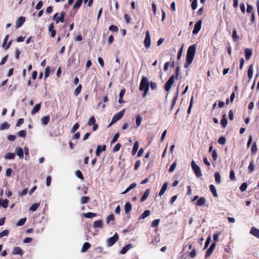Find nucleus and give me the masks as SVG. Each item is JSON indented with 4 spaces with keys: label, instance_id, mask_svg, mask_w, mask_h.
<instances>
[{
    "label": "nucleus",
    "instance_id": "nucleus-48",
    "mask_svg": "<svg viewBox=\"0 0 259 259\" xmlns=\"http://www.w3.org/2000/svg\"><path fill=\"white\" fill-rule=\"evenodd\" d=\"M17 135L19 137L25 138L26 136V131L24 130L20 131L17 133Z\"/></svg>",
    "mask_w": 259,
    "mask_h": 259
},
{
    "label": "nucleus",
    "instance_id": "nucleus-10",
    "mask_svg": "<svg viewBox=\"0 0 259 259\" xmlns=\"http://www.w3.org/2000/svg\"><path fill=\"white\" fill-rule=\"evenodd\" d=\"M250 233L255 237L259 238V229L255 227H253L251 228Z\"/></svg>",
    "mask_w": 259,
    "mask_h": 259
},
{
    "label": "nucleus",
    "instance_id": "nucleus-40",
    "mask_svg": "<svg viewBox=\"0 0 259 259\" xmlns=\"http://www.w3.org/2000/svg\"><path fill=\"white\" fill-rule=\"evenodd\" d=\"M26 221V218H22L19 220L18 223L16 224L17 226H21L23 225Z\"/></svg>",
    "mask_w": 259,
    "mask_h": 259
},
{
    "label": "nucleus",
    "instance_id": "nucleus-56",
    "mask_svg": "<svg viewBox=\"0 0 259 259\" xmlns=\"http://www.w3.org/2000/svg\"><path fill=\"white\" fill-rule=\"evenodd\" d=\"M114 219V215L113 214H110L106 219V222H107V223L108 224L110 221H113Z\"/></svg>",
    "mask_w": 259,
    "mask_h": 259
},
{
    "label": "nucleus",
    "instance_id": "nucleus-46",
    "mask_svg": "<svg viewBox=\"0 0 259 259\" xmlns=\"http://www.w3.org/2000/svg\"><path fill=\"white\" fill-rule=\"evenodd\" d=\"M39 206V203H35L33 204L29 208L30 210L34 211H35Z\"/></svg>",
    "mask_w": 259,
    "mask_h": 259
},
{
    "label": "nucleus",
    "instance_id": "nucleus-52",
    "mask_svg": "<svg viewBox=\"0 0 259 259\" xmlns=\"http://www.w3.org/2000/svg\"><path fill=\"white\" fill-rule=\"evenodd\" d=\"M9 234V231L8 230H5L3 232L0 233V238H2L4 236H7Z\"/></svg>",
    "mask_w": 259,
    "mask_h": 259
},
{
    "label": "nucleus",
    "instance_id": "nucleus-35",
    "mask_svg": "<svg viewBox=\"0 0 259 259\" xmlns=\"http://www.w3.org/2000/svg\"><path fill=\"white\" fill-rule=\"evenodd\" d=\"M96 119L94 116L90 117V119L88 122V125L89 126L93 125L95 124Z\"/></svg>",
    "mask_w": 259,
    "mask_h": 259
},
{
    "label": "nucleus",
    "instance_id": "nucleus-53",
    "mask_svg": "<svg viewBox=\"0 0 259 259\" xmlns=\"http://www.w3.org/2000/svg\"><path fill=\"white\" fill-rule=\"evenodd\" d=\"M121 147V144L119 143L117 144L113 148L112 151L114 152H117L119 150Z\"/></svg>",
    "mask_w": 259,
    "mask_h": 259
},
{
    "label": "nucleus",
    "instance_id": "nucleus-64",
    "mask_svg": "<svg viewBox=\"0 0 259 259\" xmlns=\"http://www.w3.org/2000/svg\"><path fill=\"white\" fill-rule=\"evenodd\" d=\"M109 29L110 30H111V31H113V32H116L118 30V27L117 26H114V25H111L109 27Z\"/></svg>",
    "mask_w": 259,
    "mask_h": 259
},
{
    "label": "nucleus",
    "instance_id": "nucleus-1",
    "mask_svg": "<svg viewBox=\"0 0 259 259\" xmlns=\"http://www.w3.org/2000/svg\"><path fill=\"white\" fill-rule=\"evenodd\" d=\"M196 51V47L195 45H192L189 47L187 53V63L184 67L185 68L189 67V65L192 62L195 53Z\"/></svg>",
    "mask_w": 259,
    "mask_h": 259
},
{
    "label": "nucleus",
    "instance_id": "nucleus-63",
    "mask_svg": "<svg viewBox=\"0 0 259 259\" xmlns=\"http://www.w3.org/2000/svg\"><path fill=\"white\" fill-rule=\"evenodd\" d=\"M230 179L231 180L234 181L235 180V173L233 170H231L230 172Z\"/></svg>",
    "mask_w": 259,
    "mask_h": 259
},
{
    "label": "nucleus",
    "instance_id": "nucleus-43",
    "mask_svg": "<svg viewBox=\"0 0 259 259\" xmlns=\"http://www.w3.org/2000/svg\"><path fill=\"white\" fill-rule=\"evenodd\" d=\"M192 2L191 7L193 10L196 9L197 7V0H190Z\"/></svg>",
    "mask_w": 259,
    "mask_h": 259
},
{
    "label": "nucleus",
    "instance_id": "nucleus-45",
    "mask_svg": "<svg viewBox=\"0 0 259 259\" xmlns=\"http://www.w3.org/2000/svg\"><path fill=\"white\" fill-rule=\"evenodd\" d=\"M251 150L252 153L253 154L256 153L257 150V146L256 143L254 142L253 143V144L251 146Z\"/></svg>",
    "mask_w": 259,
    "mask_h": 259
},
{
    "label": "nucleus",
    "instance_id": "nucleus-33",
    "mask_svg": "<svg viewBox=\"0 0 259 259\" xmlns=\"http://www.w3.org/2000/svg\"><path fill=\"white\" fill-rule=\"evenodd\" d=\"M90 199V198L89 197L83 196L80 198V203L82 204L87 203Z\"/></svg>",
    "mask_w": 259,
    "mask_h": 259
},
{
    "label": "nucleus",
    "instance_id": "nucleus-15",
    "mask_svg": "<svg viewBox=\"0 0 259 259\" xmlns=\"http://www.w3.org/2000/svg\"><path fill=\"white\" fill-rule=\"evenodd\" d=\"M13 254H19L20 255H22L23 254V251L19 247H16L14 248L13 251Z\"/></svg>",
    "mask_w": 259,
    "mask_h": 259
},
{
    "label": "nucleus",
    "instance_id": "nucleus-54",
    "mask_svg": "<svg viewBox=\"0 0 259 259\" xmlns=\"http://www.w3.org/2000/svg\"><path fill=\"white\" fill-rule=\"evenodd\" d=\"M78 127H79V124H78V123H75V124L73 125V126L72 128L71 129V132L72 133H75V132L77 131V130L78 128Z\"/></svg>",
    "mask_w": 259,
    "mask_h": 259
},
{
    "label": "nucleus",
    "instance_id": "nucleus-57",
    "mask_svg": "<svg viewBox=\"0 0 259 259\" xmlns=\"http://www.w3.org/2000/svg\"><path fill=\"white\" fill-rule=\"evenodd\" d=\"M254 165L253 163V161H252L250 162V164L248 166V169H249V172L250 173L252 172L254 170Z\"/></svg>",
    "mask_w": 259,
    "mask_h": 259
},
{
    "label": "nucleus",
    "instance_id": "nucleus-32",
    "mask_svg": "<svg viewBox=\"0 0 259 259\" xmlns=\"http://www.w3.org/2000/svg\"><path fill=\"white\" fill-rule=\"evenodd\" d=\"M209 188H210V190L211 191V192L212 193L213 196L214 197H218V195L217 190H216V189H215V187H214V186L213 185H210Z\"/></svg>",
    "mask_w": 259,
    "mask_h": 259
},
{
    "label": "nucleus",
    "instance_id": "nucleus-18",
    "mask_svg": "<svg viewBox=\"0 0 259 259\" xmlns=\"http://www.w3.org/2000/svg\"><path fill=\"white\" fill-rule=\"evenodd\" d=\"M149 194H150V189H148L144 192V194L143 195V196H142V197L140 199V201L141 202H143L145 200H146V199L148 198Z\"/></svg>",
    "mask_w": 259,
    "mask_h": 259
},
{
    "label": "nucleus",
    "instance_id": "nucleus-41",
    "mask_svg": "<svg viewBox=\"0 0 259 259\" xmlns=\"http://www.w3.org/2000/svg\"><path fill=\"white\" fill-rule=\"evenodd\" d=\"M65 13L64 12H61L60 14V16L56 19L57 23L59 22V21H60L61 22H64V17Z\"/></svg>",
    "mask_w": 259,
    "mask_h": 259
},
{
    "label": "nucleus",
    "instance_id": "nucleus-8",
    "mask_svg": "<svg viewBox=\"0 0 259 259\" xmlns=\"http://www.w3.org/2000/svg\"><path fill=\"white\" fill-rule=\"evenodd\" d=\"M202 21L201 20L198 21L195 24L194 28L193 30V33L197 34L200 31L201 27Z\"/></svg>",
    "mask_w": 259,
    "mask_h": 259
},
{
    "label": "nucleus",
    "instance_id": "nucleus-30",
    "mask_svg": "<svg viewBox=\"0 0 259 259\" xmlns=\"http://www.w3.org/2000/svg\"><path fill=\"white\" fill-rule=\"evenodd\" d=\"M205 202H206L205 198L204 197H201L196 202V205L197 206H202L205 203Z\"/></svg>",
    "mask_w": 259,
    "mask_h": 259
},
{
    "label": "nucleus",
    "instance_id": "nucleus-26",
    "mask_svg": "<svg viewBox=\"0 0 259 259\" xmlns=\"http://www.w3.org/2000/svg\"><path fill=\"white\" fill-rule=\"evenodd\" d=\"M139 144L138 141H136L135 143L134 146L133 147V150H132V154L134 155L137 153L138 148H139Z\"/></svg>",
    "mask_w": 259,
    "mask_h": 259
},
{
    "label": "nucleus",
    "instance_id": "nucleus-61",
    "mask_svg": "<svg viewBox=\"0 0 259 259\" xmlns=\"http://www.w3.org/2000/svg\"><path fill=\"white\" fill-rule=\"evenodd\" d=\"M7 138L10 141H14L16 139V136L13 135H10L8 136Z\"/></svg>",
    "mask_w": 259,
    "mask_h": 259
},
{
    "label": "nucleus",
    "instance_id": "nucleus-11",
    "mask_svg": "<svg viewBox=\"0 0 259 259\" xmlns=\"http://www.w3.org/2000/svg\"><path fill=\"white\" fill-rule=\"evenodd\" d=\"M17 155L19 156L20 159H22L24 157V151L22 148L19 147L16 149Z\"/></svg>",
    "mask_w": 259,
    "mask_h": 259
},
{
    "label": "nucleus",
    "instance_id": "nucleus-47",
    "mask_svg": "<svg viewBox=\"0 0 259 259\" xmlns=\"http://www.w3.org/2000/svg\"><path fill=\"white\" fill-rule=\"evenodd\" d=\"M81 88H82V86L81 84H79L77 87V88L75 90V91H74V95L75 96H77L80 92L81 90Z\"/></svg>",
    "mask_w": 259,
    "mask_h": 259
},
{
    "label": "nucleus",
    "instance_id": "nucleus-2",
    "mask_svg": "<svg viewBox=\"0 0 259 259\" xmlns=\"http://www.w3.org/2000/svg\"><path fill=\"white\" fill-rule=\"evenodd\" d=\"M150 82L147 78L145 76H143L141 79L139 90L141 91H143L144 93L143 97L144 98L147 96L149 90Z\"/></svg>",
    "mask_w": 259,
    "mask_h": 259
},
{
    "label": "nucleus",
    "instance_id": "nucleus-58",
    "mask_svg": "<svg viewBox=\"0 0 259 259\" xmlns=\"http://www.w3.org/2000/svg\"><path fill=\"white\" fill-rule=\"evenodd\" d=\"M247 187V185L246 183H243L242 184L240 187V189L241 191H244L246 190Z\"/></svg>",
    "mask_w": 259,
    "mask_h": 259
},
{
    "label": "nucleus",
    "instance_id": "nucleus-16",
    "mask_svg": "<svg viewBox=\"0 0 259 259\" xmlns=\"http://www.w3.org/2000/svg\"><path fill=\"white\" fill-rule=\"evenodd\" d=\"M40 107H41V104L40 103L36 104L34 107V108L32 109V110L31 111V114L32 115H33L35 113H36L37 112H38V111L40 110Z\"/></svg>",
    "mask_w": 259,
    "mask_h": 259
},
{
    "label": "nucleus",
    "instance_id": "nucleus-59",
    "mask_svg": "<svg viewBox=\"0 0 259 259\" xmlns=\"http://www.w3.org/2000/svg\"><path fill=\"white\" fill-rule=\"evenodd\" d=\"M159 222H160V220L159 219H156V220H154L152 223L151 226L152 227H156L159 224Z\"/></svg>",
    "mask_w": 259,
    "mask_h": 259
},
{
    "label": "nucleus",
    "instance_id": "nucleus-24",
    "mask_svg": "<svg viewBox=\"0 0 259 259\" xmlns=\"http://www.w3.org/2000/svg\"><path fill=\"white\" fill-rule=\"evenodd\" d=\"M93 226L94 228H102L103 226V222L102 220H98L97 221H95L94 223Z\"/></svg>",
    "mask_w": 259,
    "mask_h": 259
},
{
    "label": "nucleus",
    "instance_id": "nucleus-17",
    "mask_svg": "<svg viewBox=\"0 0 259 259\" xmlns=\"http://www.w3.org/2000/svg\"><path fill=\"white\" fill-rule=\"evenodd\" d=\"M132 244H128L124 247H123L120 250L121 254H125L128 250L131 248Z\"/></svg>",
    "mask_w": 259,
    "mask_h": 259
},
{
    "label": "nucleus",
    "instance_id": "nucleus-60",
    "mask_svg": "<svg viewBox=\"0 0 259 259\" xmlns=\"http://www.w3.org/2000/svg\"><path fill=\"white\" fill-rule=\"evenodd\" d=\"M246 11L248 13H251L253 12V7L248 4L247 5V10Z\"/></svg>",
    "mask_w": 259,
    "mask_h": 259
},
{
    "label": "nucleus",
    "instance_id": "nucleus-23",
    "mask_svg": "<svg viewBox=\"0 0 259 259\" xmlns=\"http://www.w3.org/2000/svg\"><path fill=\"white\" fill-rule=\"evenodd\" d=\"M232 38L234 41H237L239 38V36L237 34V30L235 28H234L233 30Z\"/></svg>",
    "mask_w": 259,
    "mask_h": 259
},
{
    "label": "nucleus",
    "instance_id": "nucleus-38",
    "mask_svg": "<svg viewBox=\"0 0 259 259\" xmlns=\"http://www.w3.org/2000/svg\"><path fill=\"white\" fill-rule=\"evenodd\" d=\"M214 177H215V180L216 183L218 184H220L221 182V176L218 172H217L215 174Z\"/></svg>",
    "mask_w": 259,
    "mask_h": 259
},
{
    "label": "nucleus",
    "instance_id": "nucleus-37",
    "mask_svg": "<svg viewBox=\"0 0 259 259\" xmlns=\"http://www.w3.org/2000/svg\"><path fill=\"white\" fill-rule=\"evenodd\" d=\"M150 214V211L149 210H145L143 214H142L141 217H140L141 219H144L146 217H148Z\"/></svg>",
    "mask_w": 259,
    "mask_h": 259
},
{
    "label": "nucleus",
    "instance_id": "nucleus-55",
    "mask_svg": "<svg viewBox=\"0 0 259 259\" xmlns=\"http://www.w3.org/2000/svg\"><path fill=\"white\" fill-rule=\"evenodd\" d=\"M211 153H212L211 155H212V159L214 161H215L218 158V155H217V153L216 150H213V151H212Z\"/></svg>",
    "mask_w": 259,
    "mask_h": 259
},
{
    "label": "nucleus",
    "instance_id": "nucleus-25",
    "mask_svg": "<svg viewBox=\"0 0 259 259\" xmlns=\"http://www.w3.org/2000/svg\"><path fill=\"white\" fill-rule=\"evenodd\" d=\"M10 125L8 122H4L0 125V130L3 131L4 130H7L10 128Z\"/></svg>",
    "mask_w": 259,
    "mask_h": 259
},
{
    "label": "nucleus",
    "instance_id": "nucleus-12",
    "mask_svg": "<svg viewBox=\"0 0 259 259\" xmlns=\"http://www.w3.org/2000/svg\"><path fill=\"white\" fill-rule=\"evenodd\" d=\"M215 245L216 244H215V242H213L211 244L210 246L209 247V248L206 251V253L205 254L206 257L209 256L210 254L212 253V252L213 251V249H214V248L215 247Z\"/></svg>",
    "mask_w": 259,
    "mask_h": 259
},
{
    "label": "nucleus",
    "instance_id": "nucleus-28",
    "mask_svg": "<svg viewBox=\"0 0 259 259\" xmlns=\"http://www.w3.org/2000/svg\"><path fill=\"white\" fill-rule=\"evenodd\" d=\"M9 201L8 199L2 200L0 199V205L4 208H7L8 206Z\"/></svg>",
    "mask_w": 259,
    "mask_h": 259
},
{
    "label": "nucleus",
    "instance_id": "nucleus-19",
    "mask_svg": "<svg viewBox=\"0 0 259 259\" xmlns=\"http://www.w3.org/2000/svg\"><path fill=\"white\" fill-rule=\"evenodd\" d=\"M91 247V244L88 242H85L81 248V251L84 252L87 251Z\"/></svg>",
    "mask_w": 259,
    "mask_h": 259
},
{
    "label": "nucleus",
    "instance_id": "nucleus-21",
    "mask_svg": "<svg viewBox=\"0 0 259 259\" xmlns=\"http://www.w3.org/2000/svg\"><path fill=\"white\" fill-rule=\"evenodd\" d=\"M253 65L251 64L248 68L247 74L249 79H251L253 75Z\"/></svg>",
    "mask_w": 259,
    "mask_h": 259
},
{
    "label": "nucleus",
    "instance_id": "nucleus-36",
    "mask_svg": "<svg viewBox=\"0 0 259 259\" xmlns=\"http://www.w3.org/2000/svg\"><path fill=\"white\" fill-rule=\"evenodd\" d=\"M15 157V154L14 153H9L5 155V158L7 159H13Z\"/></svg>",
    "mask_w": 259,
    "mask_h": 259
},
{
    "label": "nucleus",
    "instance_id": "nucleus-13",
    "mask_svg": "<svg viewBox=\"0 0 259 259\" xmlns=\"http://www.w3.org/2000/svg\"><path fill=\"white\" fill-rule=\"evenodd\" d=\"M167 186H168V183L167 182H165L163 184V185H162V187L161 188V190H160V191L159 192V195L160 196H162V195L164 194L165 191L166 190V189L167 188Z\"/></svg>",
    "mask_w": 259,
    "mask_h": 259
},
{
    "label": "nucleus",
    "instance_id": "nucleus-62",
    "mask_svg": "<svg viewBox=\"0 0 259 259\" xmlns=\"http://www.w3.org/2000/svg\"><path fill=\"white\" fill-rule=\"evenodd\" d=\"M119 135L118 133H116L115 134V135L114 136V137L111 141V144L114 143L117 141V140L119 137Z\"/></svg>",
    "mask_w": 259,
    "mask_h": 259
},
{
    "label": "nucleus",
    "instance_id": "nucleus-7",
    "mask_svg": "<svg viewBox=\"0 0 259 259\" xmlns=\"http://www.w3.org/2000/svg\"><path fill=\"white\" fill-rule=\"evenodd\" d=\"M144 45L146 48H149L151 46V38L149 31L146 32V36L144 39Z\"/></svg>",
    "mask_w": 259,
    "mask_h": 259
},
{
    "label": "nucleus",
    "instance_id": "nucleus-5",
    "mask_svg": "<svg viewBox=\"0 0 259 259\" xmlns=\"http://www.w3.org/2000/svg\"><path fill=\"white\" fill-rule=\"evenodd\" d=\"M175 81L174 75H171L164 85V89L166 92H169Z\"/></svg>",
    "mask_w": 259,
    "mask_h": 259
},
{
    "label": "nucleus",
    "instance_id": "nucleus-22",
    "mask_svg": "<svg viewBox=\"0 0 259 259\" xmlns=\"http://www.w3.org/2000/svg\"><path fill=\"white\" fill-rule=\"evenodd\" d=\"M245 57L247 60H249L251 55H252V51L249 49H245Z\"/></svg>",
    "mask_w": 259,
    "mask_h": 259
},
{
    "label": "nucleus",
    "instance_id": "nucleus-9",
    "mask_svg": "<svg viewBox=\"0 0 259 259\" xmlns=\"http://www.w3.org/2000/svg\"><path fill=\"white\" fill-rule=\"evenodd\" d=\"M25 21V18L24 17H19L16 21V26L17 28L20 27L24 23Z\"/></svg>",
    "mask_w": 259,
    "mask_h": 259
},
{
    "label": "nucleus",
    "instance_id": "nucleus-14",
    "mask_svg": "<svg viewBox=\"0 0 259 259\" xmlns=\"http://www.w3.org/2000/svg\"><path fill=\"white\" fill-rule=\"evenodd\" d=\"M124 209L125 213L130 212L132 209V204L131 202H128L125 203L124 206Z\"/></svg>",
    "mask_w": 259,
    "mask_h": 259
},
{
    "label": "nucleus",
    "instance_id": "nucleus-44",
    "mask_svg": "<svg viewBox=\"0 0 259 259\" xmlns=\"http://www.w3.org/2000/svg\"><path fill=\"white\" fill-rule=\"evenodd\" d=\"M177 161H175L169 167V171L171 172H172L173 171H174V170L176 169V167H177Z\"/></svg>",
    "mask_w": 259,
    "mask_h": 259
},
{
    "label": "nucleus",
    "instance_id": "nucleus-27",
    "mask_svg": "<svg viewBox=\"0 0 259 259\" xmlns=\"http://www.w3.org/2000/svg\"><path fill=\"white\" fill-rule=\"evenodd\" d=\"M50 119V117L49 115L45 116L41 119V123L43 125H47L49 122Z\"/></svg>",
    "mask_w": 259,
    "mask_h": 259
},
{
    "label": "nucleus",
    "instance_id": "nucleus-29",
    "mask_svg": "<svg viewBox=\"0 0 259 259\" xmlns=\"http://www.w3.org/2000/svg\"><path fill=\"white\" fill-rule=\"evenodd\" d=\"M221 123L223 127H225L227 125V120L226 115L224 114L223 116V118L221 119Z\"/></svg>",
    "mask_w": 259,
    "mask_h": 259
},
{
    "label": "nucleus",
    "instance_id": "nucleus-3",
    "mask_svg": "<svg viewBox=\"0 0 259 259\" xmlns=\"http://www.w3.org/2000/svg\"><path fill=\"white\" fill-rule=\"evenodd\" d=\"M125 110V109H123L122 110H121V111L116 113L113 117L111 122L110 123L109 125H110L111 124L116 122V121H117L118 120L120 119L123 116Z\"/></svg>",
    "mask_w": 259,
    "mask_h": 259
},
{
    "label": "nucleus",
    "instance_id": "nucleus-6",
    "mask_svg": "<svg viewBox=\"0 0 259 259\" xmlns=\"http://www.w3.org/2000/svg\"><path fill=\"white\" fill-rule=\"evenodd\" d=\"M118 239V236L116 233L113 236L109 238L107 240V246L109 247L112 246L117 241Z\"/></svg>",
    "mask_w": 259,
    "mask_h": 259
},
{
    "label": "nucleus",
    "instance_id": "nucleus-20",
    "mask_svg": "<svg viewBox=\"0 0 259 259\" xmlns=\"http://www.w3.org/2000/svg\"><path fill=\"white\" fill-rule=\"evenodd\" d=\"M49 31L51 32V36L54 37L56 35V31L54 29L53 23H51L49 27Z\"/></svg>",
    "mask_w": 259,
    "mask_h": 259
},
{
    "label": "nucleus",
    "instance_id": "nucleus-34",
    "mask_svg": "<svg viewBox=\"0 0 259 259\" xmlns=\"http://www.w3.org/2000/svg\"><path fill=\"white\" fill-rule=\"evenodd\" d=\"M83 216L86 218H92L96 216V214L93 212H88L83 213Z\"/></svg>",
    "mask_w": 259,
    "mask_h": 259
},
{
    "label": "nucleus",
    "instance_id": "nucleus-31",
    "mask_svg": "<svg viewBox=\"0 0 259 259\" xmlns=\"http://www.w3.org/2000/svg\"><path fill=\"white\" fill-rule=\"evenodd\" d=\"M82 3V0H77L73 6V9H79L80 8V7L81 6Z\"/></svg>",
    "mask_w": 259,
    "mask_h": 259
},
{
    "label": "nucleus",
    "instance_id": "nucleus-4",
    "mask_svg": "<svg viewBox=\"0 0 259 259\" xmlns=\"http://www.w3.org/2000/svg\"><path fill=\"white\" fill-rule=\"evenodd\" d=\"M191 166L193 170L195 172L196 175L198 177H200L202 176V173L201 169L198 165H197L196 163L194 161H192Z\"/></svg>",
    "mask_w": 259,
    "mask_h": 259
},
{
    "label": "nucleus",
    "instance_id": "nucleus-50",
    "mask_svg": "<svg viewBox=\"0 0 259 259\" xmlns=\"http://www.w3.org/2000/svg\"><path fill=\"white\" fill-rule=\"evenodd\" d=\"M102 151L101 146L98 145L96 151V155L97 156H99Z\"/></svg>",
    "mask_w": 259,
    "mask_h": 259
},
{
    "label": "nucleus",
    "instance_id": "nucleus-42",
    "mask_svg": "<svg viewBox=\"0 0 259 259\" xmlns=\"http://www.w3.org/2000/svg\"><path fill=\"white\" fill-rule=\"evenodd\" d=\"M75 175L77 177H78L79 179L83 180V176L80 170H77L75 172Z\"/></svg>",
    "mask_w": 259,
    "mask_h": 259
},
{
    "label": "nucleus",
    "instance_id": "nucleus-49",
    "mask_svg": "<svg viewBox=\"0 0 259 259\" xmlns=\"http://www.w3.org/2000/svg\"><path fill=\"white\" fill-rule=\"evenodd\" d=\"M218 142L220 144L224 145L226 142V139L224 137H221L219 139Z\"/></svg>",
    "mask_w": 259,
    "mask_h": 259
},
{
    "label": "nucleus",
    "instance_id": "nucleus-39",
    "mask_svg": "<svg viewBox=\"0 0 259 259\" xmlns=\"http://www.w3.org/2000/svg\"><path fill=\"white\" fill-rule=\"evenodd\" d=\"M142 117L140 115H138L137 116L136 119V123L137 126L138 127L140 125L142 121Z\"/></svg>",
    "mask_w": 259,
    "mask_h": 259
},
{
    "label": "nucleus",
    "instance_id": "nucleus-51",
    "mask_svg": "<svg viewBox=\"0 0 259 259\" xmlns=\"http://www.w3.org/2000/svg\"><path fill=\"white\" fill-rule=\"evenodd\" d=\"M50 71H51V70H50V67H47L46 68L45 72V79L47 78L49 76V74L50 73Z\"/></svg>",
    "mask_w": 259,
    "mask_h": 259
}]
</instances>
